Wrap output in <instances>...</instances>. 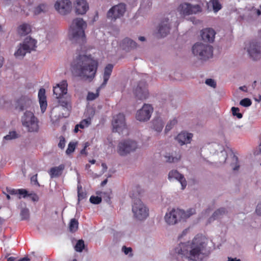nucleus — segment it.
<instances>
[{
    "label": "nucleus",
    "mask_w": 261,
    "mask_h": 261,
    "mask_svg": "<svg viewBox=\"0 0 261 261\" xmlns=\"http://www.w3.org/2000/svg\"><path fill=\"white\" fill-rule=\"evenodd\" d=\"M98 66V61L91 55L80 53L71 62L70 70L74 76L91 82L95 77Z\"/></svg>",
    "instance_id": "1"
},
{
    "label": "nucleus",
    "mask_w": 261,
    "mask_h": 261,
    "mask_svg": "<svg viewBox=\"0 0 261 261\" xmlns=\"http://www.w3.org/2000/svg\"><path fill=\"white\" fill-rule=\"evenodd\" d=\"M206 244L202 238L195 237L191 242L181 243L175 249L178 254L192 261H202Z\"/></svg>",
    "instance_id": "2"
},
{
    "label": "nucleus",
    "mask_w": 261,
    "mask_h": 261,
    "mask_svg": "<svg viewBox=\"0 0 261 261\" xmlns=\"http://www.w3.org/2000/svg\"><path fill=\"white\" fill-rule=\"evenodd\" d=\"M142 192L143 191L141 189V188L137 186L130 194V197L134 200L132 211L134 217L139 220H143L148 216V210L139 199Z\"/></svg>",
    "instance_id": "3"
},
{
    "label": "nucleus",
    "mask_w": 261,
    "mask_h": 261,
    "mask_svg": "<svg viewBox=\"0 0 261 261\" xmlns=\"http://www.w3.org/2000/svg\"><path fill=\"white\" fill-rule=\"evenodd\" d=\"M86 26V23L83 19L77 18L74 19L69 31L70 40L79 43L84 42L86 39L84 28Z\"/></svg>",
    "instance_id": "4"
},
{
    "label": "nucleus",
    "mask_w": 261,
    "mask_h": 261,
    "mask_svg": "<svg viewBox=\"0 0 261 261\" xmlns=\"http://www.w3.org/2000/svg\"><path fill=\"white\" fill-rule=\"evenodd\" d=\"M195 213L194 208H190L187 212L180 209H172L170 212L167 213L165 220L169 225H173L181 219H186Z\"/></svg>",
    "instance_id": "5"
},
{
    "label": "nucleus",
    "mask_w": 261,
    "mask_h": 261,
    "mask_svg": "<svg viewBox=\"0 0 261 261\" xmlns=\"http://www.w3.org/2000/svg\"><path fill=\"white\" fill-rule=\"evenodd\" d=\"M193 54L200 59L206 60L213 56V47L207 44L197 42L192 47Z\"/></svg>",
    "instance_id": "6"
},
{
    "label": "nucleus",
    "mask_w": 261,
    "mask_h": 261,
    "mask_svg": "<svg viewBox=\"0 0 261 261\" xmlns=\"http://www.w3.org/2000/svg\"><path fill=\"white\" fill-rule=\"evenodd\" d=\"M22 123L30 132H37L39 130L38 120L30 111L24 113L22 118Z\"/></svg>",
    "instance_id": "7"
},
{
    "label": "nucleus",
    "mask_w": 261,
    "mask_h": 261,
    "mask_svg": "<svg viewBox=\"0 0 261 261\" xmlns=\"http://www.w3.org/2000/svg\"><path fill=\"white\" fill-rule=\"evenodd\" d=\"M112 124L113 132L123 134L124 132L128 135V130L125 123V116L123 114L119 113L113 117Z\"/></svg>",
    "instance_id": "8"
},
{
    "label": "nucleus",
    "mask_w": 261,
    "mask_h": 261,
    "mask_svg": "<svg viewBox=\"0 0 261 261\" xmlns=\"http://www.w3.org/2000/svg\"><path fill=\"white\" fill-rule=\"evenodd\" d=\"M126 5L120 3L113 6L107 12V17L112 21H115L123 16L126 11Z\"/></svg>",
    "instance_id": "9"
},
{
    "label": "nucleus",
    "mask_w": 261,
    "mask_h": 261,
    "mask_svg": "<svg viewBox=\"0 0 261 261\" xmlns=\"http://www.w3.org/2000/svg\"><path fill=\"white\" fill-rule=\"evenodd\" d=\"M201 11V7L198 5H192L186 3L181 4L177 8V11L182 16L196 14Z\"/></svg>",
    "instance_id": "10"
},
{
    "label": "nucleus",
    "mask_w": 261,
    "mask_h": 261,
    "mask_svg": "<svg viewBox=\"0 0 261 261\" xmlns=\"http://www.w3.org/2000/svg\"><path fill=\"white\" fill-rule=\"evenodd\" d=\"M137 147V143L132 140H126L119 143L118 152L121 155H125L136 150Z\"/></svg>",
    "instance_id": "11"
},
{
    "label": "nucleus",
    "mask_w": 261,
    "mask_h": 261,
    "mask_svg": "<svg viewBox=\"0 0 261 261\" xmlns=\"http://www.w3.org/2000/svg\"><path fill=\"white\" fill-rule=\"evenodd\" d=\"M153 109L151 105L144 104L136 113V118L140 121L148 120L153 112Z\"/></svg>",
    "instance_id": "12"
},
{
    "label": "nucleus",
    "mask_w": 261,
    "mask_h": 261,
    "mask_svg": "<svg viewBox=\"0 0 261 261\" xmlns=\"http://www.w3.org/2000/svg\"><path fill=\"white\" fill-rule=\"evenodd\" d=\"M56 10L60 14L65 15L72 9V4L69 0H57L55 4Z\"/></svg>",
    "instance_id": "13"
},
{
    "label": "nucleus",
    "mask_w": 261,
    "mask_h": 261,
    "mask_svg": "<svg viewBox=\"0 0 261 261\" xmlns=\"http://www.w3.org/2000/svg\"><path fill=\"white\" fill-rule=\"evenodd\" d=\"M247 51L250 57L253 60H257L260 58V46L259 43L256 41H252L247 47Z\"/></svg>",
    "instance_id": "14"
},
{
    "label": "nucleus",
    "mask_w": 261,
    "mask_h": 261,
    "mask_svg": "<svg viewBox=\"0 0 261 261\" xmlns=\"http://www.w3.org/2000/svg\"><path fill=\"white\" fill-rule=\"evenodd\" d=\"M136 97L140 100L146 99L149 95L146 82H140L135 90Z\"/></svg>",
    "instance_id": "15"
},
{
    "label": "nucleus",
    "mask_w": 261,
    "mask_h": 261,
    "mask_svg": "<svg viewBox=\"0 0 261 261\" xmlns=\"http://www.w3.org/2000/svg\"><path fill=\"white\" fill-rule=\"evenodd\" d=\"M67 82L66 80L62 81L60 83L54 87L53 92L57 99L61 98L67 92Z\"/></svg>",
    "instance_id": "16"
},
{
    "label": "nucleus",
    "mask_w": 261,
    "mask_h": 261,
    "mask_svg": "<svg viewBox=\"0 0 261 261\" xmlns=\"http://www.w3.org/2000/svg\"><path fill=\"white\" fill-rule=\"evenodd\" d=\"M75 13L78 14H84L89 9V6L85 0H76L74 3Z\"/></svg>",
    "instance_id": "17"
},
{
    "label": "nucleus",
    "mask_w": 261,
    "mask_h": 261,
    "mask_svg": "<svg viewBox=\"0 0 261 261\" xmlns=\"http://www.w3.org/2000/svg\"><path fill=\"white\" fill-rule=\"evenodd\" d=\"M169 180L172 179H177L181 185V189L184 190L187 186V181L183 175L179 173L177 170H172L169 172L168 174Z\"/></svg>",
    "instance_id": "18"
},
{
    "label": "nucleus",
    "mask_w": 261,
    "mask_h": 261,
    "mask_svg": "<svg viewBox=\"0 0 261 261\" xmlns=\"http://www.w3.org/2000/svg\"><path fill=\"white\" fill-rule=\"evenodd\" d=\"M216 35L214 30L211 28L203 29L201 32V36L205 42H213Z\"/></svg>",
    "instance_id": "19"
},
{
    "label": "nucleus",
    "mask_w": 261,
    "mask_h": 261,
    "mask_svg": "<svg viewBox=\"0 0 261 261\" xmlns=\"http://www.w3.org/2000/svg\"><path fill=\"white\" fill-rule=\"evenodd\" d=\"M120 47L126 51H129L137 47V43L133 40L126 38L124 39L120 44Z\"/></svg>",
    "instance_id": "20"
},
{
    "label": "nucleus",
    "mask_w": 261,
    "mask_h": 261,
    "mask_svg": "<svg viewBox=\"0 0 261 261\" xmlns=\"http://www.w3.org/2000/svg\"><path fill=\"white\" fill-rule=\"evenodd\" d=\"M168 19H165L159 25L158 29V34L160 35L161 37H165L170 31V26L168 23Z\"/></svg>",
    "instance_id": "21"
},
{
    "label": "nucleus",
    "mask_w": 261,
    "mask_h": 261,
    "mask_svg": "<svg viewBox=\"0 0 261 261\" xmlns=\"http://www.w3.org/2000/svg\"><path fill=\"white\" fill-rule=\"evenodd\" d=\"M192 137L193 135L191 133L181 132L177 135L176 139L181 145H182L190 143Z\"/></svg>",
    "instance_id": "22"
},
{
    "label": "nucleus",
    "mask_w": 261,
    "mask_h": 261,
    "mask_svg": "<svg viewBox=\"0 0 261 261\" xmlns=\"http://www.w3.org/2000/svg\"><path fill=\"white\" fill-rule=\"evenodd\" d=\"M38 98L40 108L42 113H44L46 109L47 106L45 90L44 88H41L38 92Z\"/></svg>",
    "instance_id": "23"
},
{
    "label": "nucleus",
    "mask_w": 261,
    "mask_h": 261,
    "mask_svg": "<svg viewBox=\"0 0 261 261\" xmlns=\"http://www.w3.org/2000/svg\"><path fill=\"white\" fill-rule=\"evenodd\" d=\"M113 65L111 64H108L104 69V73L103 74V82L100 85L101 88H103L106 86L107 85L108 81H109L110 77L111 75V73L113 69Z\"/></svg>",
    "instance_id": "24"
},
{
    "label": "nucleus",
    "mask_w": 261,
    "mask_h": 261,
    "mask_svg": "<svg viewBox=\"0 0 261 261\" xmlns=\"http://www.w3.org/2000/svg\"><path fill=\"white\" fill-rule=\"evenodd\" d=\"M64 168V165L61 164L59 166L51 168L48 171V173L51 178L58 177L61 175Z\"/></svg>",
    "instance_id": "25"
},
{
    "label": "nucleus",
    "mask_w": 261,
    "mask_h": 261,
    "mask_svg": "<svg viewBox=\"0 0 261 261\" xmlns=\"http://www.w3.org/2000/svg\"><path fill=\"white\" fill-rule=\"evenodd\" d=\"M17 31L19 35L25 36L31 32V28L30 24L24 23L18 27Z\"/></svg>",
    "instance_id": "26"
},
{
    "label": "nucleus",
    "mask_w": 261,
    "mask_h": 261,
    "mask_svg": "<svg viewBox=\"0 0 261 261\" xmlns=\"http://www.w3.org/2000/svg\"><path fill=\"white\" fill-rule=\"evenodd\" d=\"M36 41L30 37H27L23 42V45L30 52L31 50H34L36 47Z\"/></svg>",
    "instance_id": "27"
},
{
    "label": "nucleus",
    "mask_w": 261,
    "mask_h": 261,
    "mask_svg": "<svg viewBox=\"0 0 261 261\" xmlns=\"http://www.w3.org/2000/svg\"><path fill=\"white\" fill-rule=\"evenodd\" d=\"M7 192L11 195H23V197L25 198L27 197L28 195V191L25 189H21L16 190L14 189H12L11 188H6Z\"/></svg>",
    "instance_id": "28"
},
{
    "label": "nucleus",
    "mask_w": 261,
    "mask_h": 261,
    "mask_svg": "<svg viewBox=\"0 0 261 261\" xmlns=\"http://www.w3.org/2000/svg\"><path fill=\"white\" fill-rule=\"evenodd\" d=\"M153 128L158 132H160L162 130L164 127V123L163 121L159 119H154L152 121Z\"/></svg>",
    "instance_id": "29"
},
{
    "label": "nucleus",
    "mask_w": 261,
    "mask_h": 261,
    "mask_svg": "<svg viewBox=\"0 0 261 261\" xmlns=\"http://www.w3.org/2000/svg\"><path fill=\"white\" fill-rule=\"evenodd\" d=\"M78 227H79L78 221L74 218L70 220V222L69 223V229L70 231H71L72 232H75L77 230Z\"/></svg>",
    "instance_id": "30"
},
{
    "label": "nucleus",
    "mask_w": 261,
    "mask_h": 261,
    "mask_svg": "<svg viewBox=\"0 0 261 261\" xmlns=\"http://www.w3.org/2000/svg\"><path fill=\"white\" fill-rule=\"evenodd\" d=\"M27 52H29L28 49L24 46L23 43L20 46L17 50L15 53L16 57L24 56Z\"/></svg>",
    "instance_id": "31"
},
{
    "label": "nucleus",
    "mask_w": 261,
    "mask_h": 261,
    "mask_svg": "<svg viewBox=\"0 0 261 261\" xmlns=\"http://www.w3.org/2000/svg\"><path fill=\"white\" fill-rule=\"evenodd\" d=\"M101 88L100 87V86L99 88H98L96 90V92L95 93L91 92H89L87 96V100L88 101H92L97 98L99 96L100 89Z\"/></svg>",
    "instance_id": "32"
},
{
    "label": "nucleus",
    "mask_w": 261,
    "mask_h": 261,
    "mask_svg": "<svg viewBox=\"0 0 261 261\" xmlns=\"http://www.w3.org/2000/svg\"><path fill=\"white\" fill-rule=\"evenodd\" d=\"M210 2L212 5L213 11L215 12H217L221 9L222 6L219 0H211Z\"/></svg>",
    "instance_id": "33"
},
{
    "label": "nucleus",
    "mask_w": 261,
    "mask_h": 261,
    "mask_svg": "<svg viewBox=\"0 0 261 261\" xmlns=\"http://www.w3.org/2000/svg\"><path fill=\"white\" fill-rule=\"evenodd\" d=\"M20 215L22 220H28L30 218L29 210L27 208H23L21 210Z\"/></svg>",
    "instance_id": "34"
},
{
    "label": "nucleus",
    "mask_w": 261,
    "mask_h": 261,
    "mask_svg": "<svg viewBox=\"0 0 261 261\" xmlns=\"http://www.w3.org/2000/svg\"><path fill=\"white\" fill-rule=\"evenodd\" d=\"M47 10V7L44 4H41L38 7L35 8L34 10V14L35 15H38L41 12H44Z\"/></svg>",
    "instance_id": "35"
},
{
    "label": "nucleus",
    "mask_w": 261,
    "mask_h": 261,
    "mask_svg": "<svg viewBox=\"0 0 261 261\" xmlns=\"http://www.w3.org/2000/svg\"><path fill=\"white\" fill-rule=\"evenodd\" d=\"M165 158L167 159V162L169 163H174L178 161L181 158V155L179 154H177L176 156H173L172 155H166Z\"/></svg>",
    "instance_id": "36"
},
{
    "label": "nucleus",
    "mask_w": 261,
    "mask_h": 261,
    "mask_svg": "<svg viewBox=\"0 0 261 261\" xmlns=\"http://www.w3.org/2000/svg\"><path fill=\"white\" fill-rule=\"evenodd\" d=\"M91 121L90 118L82 120L79 124H78V126L80 128L83 129L85 127H88L91 124Z\"/></svg>",
    "instance_id": "37"
},
{
    "label": "nucleus",
    "mask_w": 261,
    "mask_h": 261,
    "mask_svg": "<svg viewBox=\"0 0 261 261\" xmlns=\"http://www.w3.org/2000/svg\"><path fill=\"white\" fill-rule=\"evenodd\" d=\"M85 247L84 242L82 240H79L75 246V250L77 252H82Z\"/></svg>",
    "instance_id": "38"
},
{
    "label": "nucleus",
    "mask_w": 261,
    "mask_h": 261,
    "mask_svg": "<svg viewBox=\"0 0 261 261\" xmlns=\"http://www.w3.org/2000/svg\"><path fill=\"white\" fill-rule=\"evenodd\" d=\"M177 121L175 118L171 120L169 122H168L165 127V133H167L169 130H170L173 127V126L177 123Z\"/></svg>",
    "instance_id": "39"
},
{
    "label": "nucleus",
    "mask_w": 261,
    "mask_h": 261,
    "mask_svg": "<svg viewBox=\"0 0 261 261\" xmlns=\"http://www.w3.org/2000/svg\"><path fill=\"white\" fill-rule=\"evenodd\" d=\"M225 213V209L224 208H220L216 211L213 215L212 217L214 219H217L219 218L220 216L222 215Z\"/></svg>",
    "instance_id": "40"
},
{
    "label": "nucleus",
    "mask_w": 261,
    "mask_h": 261,
    "mask_svg": "<svg viewBox=\"0 0 261 261\" xmlns=\"http://www.w3.org/2000/svg\"><path fill=\"white\" fill-rule=\"evenodd\" d=\"M18 135L15 131L9 132V134L4 137V139L7 140H10L13 139L17 138Z\"/></svg>",
    "instance_id": "41"
},
{
    "label": "nucleus",
    "mask_w": 261,
    "mask_h": 261,
    "mask_svg": "<svg viewBox=\"0 0 261 261\" xmlns=\"http://www.w3.org/2000/svg\"><path fill=\"white\" fill-rule=\"evenodd\" d=\"M75 143L73 142H70L68 144V148L66 149V153L67 154H70V153H72L75 150Z\"/></svg>",
    "instance_id": "42"
},
{
    "label": "nucleus",
    "mask_w": 261,
    "mask_h": 261,
    "mask_svg": "<svg viewBox=\"0 0 261 261\" xmlns=\"http://www.w3.org/2000/svg\"><path fill=\"white\" fill-rule=\"evenodd\" d=\"M240 104L244 107H248L251 105L252 102L249 98H245L240 101Z\"/></svg>",
    "instance_id": "43"
},
{
    "label": "nucleus",
    "mask_w": 261,
    "mask_h": 261,
    "mask_svg": "<svg viewBox=\"0 0 261 261\" xmlns=\"http://www.w3.org/2000/svg\"><path fill=\"white\" fill-rule=\"evenodd\" d=\"M239 111H240V110L238 108L233 107H232V108H231V112H232V115L233 116H236L238 118L240 119V118H242L243 115L241 113H239Z\"/></svg>",
    "instance_id": "44"
},
{
    "label": "nucleus",
    "mask_w": 261,
    "mask_h": 261,
    "mask_svg": "<svg viewBox=\"0 0 261 261\" xmlns=\"http://www.w3.org/2000/svg\"><path fill=\"white\" fill-rule=\"evenodd\" d=\"M86 193L83 192L82 188L78 187V201H80L86 198Z\"/></svg>",
    "instance_id": "45"
},
{
    "label": "nucleus",
    "mask_w": 261,
    "mask_h": 261,
    "mask_svg": "<svg viewBox=\"0 0 261 261\" xmlns=\"http://www.w3.org/2000/svg\"><path fill=\"white\" fill-rule=\"evenodd\" d=\"M90 201L93 204H97L101 202V198L98 196H92L90 198Z\"/></svg>",
    "instance_id": "46"
},
{
    "label": "nucleus",
    "mask_w": 261,
    "mask_h": 261,
    "mask_svg": "<svg viewBox=\"0 0 261 261\" xmlns=\"http://www.w3.org/2000/svg\"><path fill=\"white\" fill-rule=\"evenodd\" d=\"M205 84L212 87L215 88L216 87V83L212 79H208L205 81Z\"/></svg>",
    "instance_id": "47"
},
{
    "label": "nucleus",
    "mask_w": 261,
    "mask_h": 261,
    "mask_svg": "<svg viewBox=\"0 0 261 261\" xmlns=\"http://www.w3.org/2000/svg\"><path fill=\"white\" fill-rule=\"evenodd\" d=\"M27 196L30 197L31 200L34 202H36L39 200V197L36 193H28Z\"/></svg>",
    "instance_id": "48"
},
{
    "label": "nucleus",
    "mask_w": 261,
    "mask_h": 261,
    "mask_svg": "<svg viewBox=\"0 0 261 261\" xmlns=\"http://www.w3.org/2000/svg\"><path fill=\"white\" fill-rule=\"evenodd\" d=\"M65 145V138L63 137H61L60 138V141L58 143V146L61 149H63Z\"/></svg>",
    "instance_id": "49"
},
{
    "label": "nucleus",
    "mask_w": 261,
    "mask_h": 261,
    "mask_svg": "<svg viewBox=\"0 0 261 261\" xmlns=\"http://www.w3.org/2000/svg\"><path fill=\"white\" fill-rule=\"evenodd\" d=\"M89 146V143L88 142H86L84 144V147L83 149H82L81 151V153L82 154H85L86 155H87L88 153L86 151V148Z\"/></svg>",
    "instance_id": "50"
},
{
    "label": "nucleus",
    "mask_w": 261,
    "mask_h": 261,
    "mask_svg": "<svg viewBox=\"0 0 261 261\" xmlns=\"http://www.w3.org/2000/svg\"><path fill=\"white\" fill-rule=\"evenodd\" d=\"M22 100H23V99L21 98L17 101V105L16 106V108L19 109L20 111H23L24 109V106L20 104L21 101Z\"/></svg>",
    "instance_id": "51"
},
{
    "label": "nucleus",
    "mask_w": 261,
    "mask_h": 261,
    "mask_svg": "<svg viewBox=\"0 0 261 261\" xmlns=\"http://www.w3.org/2000/svg\"><path fill=\"white\" fill-rule=\"evenodd\" d=\"M122 250L125 254H128L129 253L132 252V249L130 247H126V246H123L122 247Z\"/></svg>",
    "instance_id": "52"
},
{
    "label": "nucleus",
    "mask_w": 261,
    "mask_h": 261,
    "mask_svg": "<svg viewBox=\"0 0 261 261\" xmlns=\"http://www.w3.org/2000/svg\"><path fill=\"white\" fill-rule=\"evenodd\" d=\"M59 102L61 106L65 107V108H67L68 104H69L68 101H67L66 100H63V99L59 100Z\"/></svg>",
    "instance_id": "53"
},
{
    "label": "nucleus",
    "mask_w": 261,
    "mask_h": 261,
    "mask_svg": "<svg viewBox=\"0 0 261 261\" xmlns=\"http://www.w3.org/2000/svg\"><path fill=\"white\" fill-rule=\"evenodd\" d=\"M256 213L258 215L261 216V203L257 204L256 208Z\"/></svg>",
    "instance_id": "54"
},
{
    "label": "nucleus",
    "mask_w": 261,
    "mask_h": 261,
    "mask_svg": "<svg viewBox=\"0 0 261 261\" xmlns=\"http://www.w3.org/2000/svg\"><path fill=\"white\" fill-rule=\"evenodd\" d=\"M31 181L32 182H34L35 184L37 185H39V182L37 181V174L31 177Z\"/></svg>",
    "instance_id": "55"
},
{
    "label": "nucleus",
    "mask_w": 261,
    "mask_h": 261,
    "mask_svg": "<svg viewBox=\"0 0 261 261\" xmlns=\"http://www.w3.org/2000/svg\"><path fill=\"white\" fill-rule=\"evenodd\" d=\"M30 259L28 257H24L21 258L18 260V261H29Z\"/></svg>",
    "instance_id": "56"
},
{
    "label": "nucleus",
    "mask_w": 261,
    "mask_h": 261,
    "mask_svg": "<svg viewBox=\"0 0 261 261\" xmlns=\"http://www.w3.org/2000/svg\"><path fill=\"white\" fill-rule=\"evenodd\" d=\"M228 261H240V259H237V258H232L231 257H228Z\"/></svg>",
    "instance_id": "57"
},
{
    "label": "nucleus",
    "mask_w": 261,
    "mask_h": 261,
    "mask_svg": "<svg viewBox=\"0 0 261 261\" xmlns=\"http://www.w3.org/2000/svg\"><path fill=\"white\" fill-rule=\"evenodd\" d=\"M16 258L13 256H11L8 258L7 261H14Z\"/></svg>",
    "instance_id": "58"
},
{
    "label": "nucleus",
    "mask_w": 261,
    "mask_h": 261,
    "mask_svg": "<svg viewBox=\"0 0 261 261\" xmlns=\"http://www.w3.org/2000/svg\"><path fill=\"white\" fill-rule=\"evenodd\" d=\"M79 126H78L77 124H76L75 126V128L74 129V132L75 133H77L79 131Z\"/></svg>",
    "instance_id": "59"
},
{
    "label": "nucleus",
    "mask_w": 261,
    "mask_h": 261,
    "mask_svg": "<svg viewBox=\"0 0 261 261\" xmlns=\"http://www.w3.org/2000/svg\"><path fill=\"white\" fill-rule=\"evenodd\" d=\"M4 58H0V68L2 67L3 64Z\"/></svg>",
    "instance_id": "60"
},
{
    "label": "nucleus",
    "mask_w": 261,
    "mask_h": 261,
    "mask_svg": "<svg viewBox=\"0 0 261 261\" xmlns=\"http://www.w3.org/2000/svg\"><path fill=\"white\" fill-rule=\"evenodd\" d=\"M108 180L107 179H105L103 181H102L101 183V185L102 186H103L107 183Z\"/></svg>",
    "instance_id": "61"
},
{
    "label": "nucleus",
    "mask_w": 261,
    "mask_h": 261,
    "mask_svg": "<svg viewBox=\"0 0 261 261\" xmlns=\"http://www.w3.org/2000/svg\"><path fill=\"white\" fill-rule=\"evenodd\" d=\"M139 39L141 41H144L145 40V38L143 36H140L139 37Z\"/></svg>",
    "instance_id": "62"
},
{
    "label": "nucleus",
    "mask_w": 261,
    "mask_h": 261,
    "mask_svg": "<svg viewBox=\"0 0 261 261\" xmlns=\"http://www.w3.org/2000/svg\"><path fill=\"white\" fill-rule=\"evenodd\" d=\"M95 162H96V161H95V160H90V161H89V162H90L91 164H95Z\"/></svg>",
    "instance_id": "63"
},
{
    "label": "nucleus",
    "mask_w": 261,
    "mask_h": 261,
    "mask_svg": "<svg viewBox=\"0 0 261 261\" xmlns=\"http://www.w3.org/2000/svg\"><path fill=\"white\" fill-rule=\"evenodd\" d=\"M102 166L103 167V168L106 169L107 168V165L105 163H102Z\"/></svg>",
    "instance_id": "64"
}]
</instances>
